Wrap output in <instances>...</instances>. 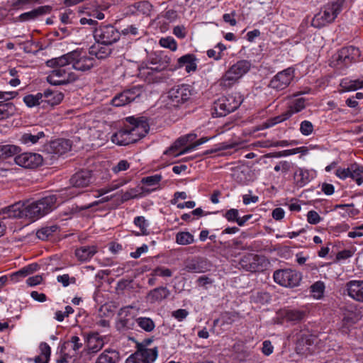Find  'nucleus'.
Masks as SVG:
<instances>
[{"label": "nucleus", "mask_w": 363, "mask_h": 363, "mask_svg": "<svg viewBox=\"0 0 363 363\" xmlns=\"http://www.w3.org/2000/svg\"><path fill=\"white\" fill-rule=\"evenodd\" d=\"M57 207V197L50 194L26 206L19 203L5 207L0 211V218H27L35 220L52 211Z\"/></svg>", "instance_id": "f257e3e1"}, {"label": "nucleus", "mask_w": 363, "mask_h": 363, "mask_svg": "<svg viewBox=\"0 0 363 363\" xmlns=\"http://www.w3.org/2000/svg\"><path fill=\"white\" fill-rule=\"evenodd\" d=\"M128 124L112 135L111 141L118 145L134 143L145 136L149 130V123L146 117L126 118Z\"/></svg>", "instance_id": "f03ea898"}, {"label": "nucleus", "mask_w": 363, "mask_h": 363, "mask_svg": "<svg viewBox=\"0 0 363 363\" xmlns=\"http://www.w3.org/2000/svg\"><path fill=\"white\" fill-rule=\"evenodd\" d=\"M47 65L52 68L47 77V80L51 85H65L77 79L65 55L48 60Z\"/></svg>", "instance_id": "7ed1b4c3"}, {"label": "nucleus", "mask_w": 363, "mask_h": 363, "mask_svg": "<svg viewBox=\"0 0 363 363\" xmlns=\"http://www.w3.org/2000/svg\"><path fill=\"white\" fill-rule=\"evenodd\" d=\"M360 57V51L354 46L345 47L333 55L330 66L340 74L344 72Z\"/></svg>", "instance_id": "20e7f679"}, {"label": "nucleus", "mask_w": 363, "mask_h": 363, "mask_svg": "<svg viewBox=\"0 0 363 363\" xmlns=\"http://www.w3.org/2000/svg\"><path fill=\"white\" fill-rule=\"evenodd\" d=\"M239 92H227L216 100L214 104V111L217 117L225 116L236 110L241 104Z\"/></svg>", "instance_id": "39448f33"}, {"label": "nucleus", "mask_w": 363, "mask_h": 363, "mask_svg": "<svg viewBox=\"0 0 363 363\" xmlns=\"http://www.w3.org/2000/svg\"><path fill=\"white\" fill-rule=\"evenodd\" d=\"M341 4L339 1L326 4L312 19V26L320 28L332 23L341 11Z\"/></svg>", "instance_id": "423d86ee"}, {"label": "nucleus", "mask_w": 363, "mask_h": 363, "mask_svg": "<svg viewBox=\"0 0 363 363\" xmlns=\"http://www.w3.org/2000/svg\"><path fill=\"white\" fill-rule=\"evenodd\" d=\"M72 69L81 72L90 70L94 65L95 58L90 52L74 50L65 55Z\"/></svg>", "instance_id": "0eeeda50"}, {"label": "nucleus", "mask_w": 363, "mask_h": 363, "mask_svg": "<svg viewBox=\"0 0 363 363\" xmlns=\"http://www.w3.org/2000/svg\"><path fill=\"white\" fill-rule=\"evenodd\" d=\"M120 32L112 25H100L94 31V38L96 43L104 45H111L120 39Z\"/></svg>", "instance_id": "6e6552de"}, {"label": "nucleus", "mask_w": 363, "mask_h": 363, "mask_svg": "<svg viewBox=\"0 0 363 363\" xmlns=\"http://www.w3.org/2000/svg\"><path fill=\"white\" fill-rule=\"evenodd\" d=\"M273 278L274 281L280 286L294 288L299 285L302 275L295 269H284L276 270Z\"/></svg>", "instance_id": "1a4fd4ad"}, {"label": "nucleus", "mask_w": 363, "mask_h": 363, "mask_svg": "<svg viewBox=\"0 0 363 363\" xmlns=\"http://www.w3.org/2000/svg\"><path fill=\"white\" fill-rule=\"evenodd\" d=\"M157 355V347L148 349L143 344H138L137 350L126 359V363H152Z\"/></svg>", "instance_id": "9d476101"}, {"label": "nucleus", "mask_w": 363, "mask_h": 363, "mask_svg": "<svg viewBox=\"0 0 363 363\" xmlns=\"http://www.w3.org/2000/svg\"><path fill=\"white\" fill-rule=\"evenodd\" d=\"M72 144L69 140L57 139L50 142L45 149V154L50 160H55L71 150Z\"/></svg>", "instance_id": "9b49d317"}, {"label": "nucleus", "mask_w": 363, "mask_h": 363, "mask_svg": "<svg viewBox=\"0 0 363 363\" xmlns=\"http://www.w3.org/2000/svg\"><path fill=\"white\" fill-rule=\"evenodd\" d=\"M335 175L341 179L350 177L359 186L363 183V167L354 163L347 168L338 167Z\"/></svg>", "instance_id": "f8f14e48"}, {"label": "nucleus", "mask_w": 363, "mask_h": 363, "mask_svg": "<svg viewBox=\"0 0 363 363\" xmlns=\"http://www.w3.org/2000/svg\"><path fill=\"white\" fill-rule=\"evenodd\" d=\"M265 262V258L263 256L255 254H247L241 258L239 264L243 269L251 272H255L262 270Z\"/></svg>", "instance_id": "ddd939ff"}, {"label": "nucleus", "mask_w": 363, "mask_h": 363, "mask_svg": "<svg viewBox=\"0 0 363 363\" xmlns=\"http://www.w3.org/2000/svg\"><path fill=\"white\" fill-rule=\"evenodd\" d=\"M16 164L24 168L34 169L39 167L43 161V156L38 153L23 152L14 157Z\"/></svg>", "instance_id": "4468645a"}, {"label": "nucleus", "mask_w": 363, "mask_h": 363, "mask_svg": "<svg viewBox=\"0 0 363 363\" xmlns=\"http://www.w3.org/2000/svg\"><path fill=\"white\" fill-rule=\"evenodd\" d=\"M191 92H164L160 97L162 103L168 108H177L186 102Z\"/></svg>", "instance_id": "2eb2a0df"}, {"label": "nucleus", "mask_w": 363, "mask_h": 363, "mask_svg": "<svg viewBox=\"0 0 363 363\" xmlns=\"http://www.w3.org/2000/svg\"><path fill=\"white\" fill-rule=\"evenodd\" d=\"M294 77V69L289 67L277 73L272 79L270 86L274 89L284 90L291 82Z\"/></svg>", "instance_id": "dca6fc26"}, {"label": "nucleus", "mask_w": 363, "mask_h": 363, "mask_svg": "<svg viewBox=\"0 0 363 363\" xmlns=\"http://www.w3.org/2000/svg\"><path fill=\"white\" fill-rule=\"evenodd\" d=\"M209 264L207 259L195 257L185 262L184 269L191 273H203L208 269Z\"/></svg>", "instance_id": "f3484780"}, {"label": "nucleus", "mask_w": 363, "mask_h": 363, "mask_svg": "<svg viewBox=\"0 0 363 363\" xmlns=\"http://www.w3.org/2000/svg\"><path fill=\"white\" fill-rule=\"evenodd\" d=\"M83 342L77 336H72L65 342L61 347V353L67 357L75 356L78 351L82 347Z\"/></svg>", "instance_id": "a211bd4d"}, {"label": "nucleus", "mask_w": 363, "mask_h": 363, "mask_svg": "<svg viewBox=\"0 0 363 363\" xmlns=\"http://www.w3.org/2000/svg\"><path fill=\"white\" fill-rule=\"evenodd\" d=\"M91 172L83 169L76 172L70 179V184L74 187H86L91 182Z\"/></svg>", "instance_id": "6ab92c4d"}, {"label": "nucleus", "mask_w": 363, "mask_h": 363, "mask_svg": "<svg viewBox=\"0 0 363 363\" xmlns=\"http://www.w3.org/2000/svg\"><path fill=\"white\" fill-rule=\"evenodd\" d=\"M348 295L355 301L363 302V280H352L346 284Z\"/></svg>", "instance_id": "aec40b11"}, {"label": "nucleus", "mask_w": 363, "mask_h": 363, "mask_svg": "<svg viewBox=\"0 0 363 363\" xmlns=\"http://www.w3.org/2000/svg\"><path fill=\"white\" fill-rule=\"evenodd\" d=\"M104 342L99 333L90 334L86 340V348L89 353H96L104 347Z\"/></svg>", "instance_id": "412c9836"}, {"label": "nucleus", "mask_w": 363, "mask_h": 363, "mask_svg": "<svg viewBox=\"0 0 363 363\" xmlns=\"http://www.w3.org/2000/svg\"><path fill=\"white\" fill-rule=\"evenodd\" d=\"M251 63L247 60H240L229 68V71L238 79L244 76L250 69Z\"/></svg>", "instance_id": "4be33fe9"}, {"label": "nucleus", "mask_w": 363, "mask_h": 363, "mask_svg": "<svg viewBox=\"0 0 363 363\" xmlns=\"http://www.w3.org/2000/svg\"><path fill=\"white\" fill-rule=\"evenodd\" d=\"M179 67H184L186 72L196 71L197 68V60L194 55L186 54L178 59Z\"/></svg>", "instance_id": "5701e85b"}, {"label": "nucleus", "mask_w": 363, "mask_h": 363, "mask_svg": "<svg viewBox=\"0 0 363 363\" xmlns=\"http://www.w3.org/2000/svg\"><path fill=\"white\" fill-rule=\"evenodd\" d=\"M135 92H119V94L112 99V104L114 106H125L135 101L140 96V94L135 96Z\"/></svg>", "instance_id": "b1692460"}, {"label": "nucleus", "mask_w": 363, "mask_h": 363, "mask_svg": "<svg viewBox=\"0 0 363 363\" xmlns=\"http://www.w3.org/2000/svg\"><path fill=\"white\" fill-rule=\"evenodd\" d=\"M170 294L169 290L164 286H160L151 290L147 298L151 303L160 302L167 298Z\"/></svg>", "instance_id": "393cba45"}, {"label": "nucleus", "mask_w": 363, "mask_h": 363, "mask_svg": "<svg viewBox=\"0 0 363 363\" xmlns=\"http://www.w3.org/2000/svg\"><path fill=\"white\" fill-rule=\"evenodd\" d=\"M97 252L96 247L83 246L76 250L75 255L77 259L82 262L89 260Z\"/></svg>", "instance_id": "a878e982"}, {"label": "nucleus", "mask_w": 363, "mask_h": 363, "mask_svg": "<svg viewBox=\"0 0 363 363\" xmlns=\"http://www.w3.org/2000/svg\"><path fill=\"white\" fill-rule=\"evenodd\" d=\"M340 86L342 91H357L363 89V78L356 79L345 78L341 81Z\"/></svg>", "instance_id": "bb28decb"}, {"label": "nucleus", "mask_w": 363, "mask_h": 363, "mask_svg": "<svg viewBox=\"0 0 363 363\" xmlns=\"http://www.w3.org/2000/svg\"><path fill=\"white\" fill-rule=\"evenodd\" d=\"M45 136L43 131L25 133L21 135L20 141L24 145H30L37 143L40 139L43 138Z\"/></svg>", "instance_id": "cd10ccee"}, {"label": "nucleus", "mask_w": 363, "mask_h": 363, "mask_svg": "<svg viewBox=\"0 0 363 363\" xmlns=\"http://www.w3.org/2000/svg\"><path fill=\"white\" fill-rule=\"evenodd\" d=\"M119 354L114 350H104L97 358L96 363H116Z\"/></svg>", "instance_id": "c85d7f7f"}, {"label": "nucleus", "mask_w": 363, "mask_h": 363, "mask_svg": "<svg viewBox=\"0 0 363 363\" xmlns=\"http://www.w3.org/2000/svg\"><path fill=\"white\" fill-rule=\"evenodd\" d=\"M62 92H43V103L51 106L59 104L63 99Z\"/></svg>", "instance_id": "c756f323"}, {"label": "nucleus", "mask_w": 363, "mask_h": 363, "mask_svg": "<svg viewBox=\"0 0 363 363\" xmlns=\"http://www.w3.org/2000/svg\"><path fill=\"white\" fill-rule=\"evenodd\" d=\"M108 46L96 43L91 48L89 52L92 57L94 55L98 59L105 58L111 53V49Z\"/></svg>", "instance_id": "7c9ffc66"}, {"label": "nucleus", "mask_w": 363, "mask_h": 363, "mask_svg": "<svg viewBox=\"0 0 363 363\" xmlns=\"http://www.w3.org/2000/svg\"><path fill=\"white\" fill-rule=\"evenodd\" d=\"M294 179L297 185L302 187L311 181L310 172L308 169L299 168L294 174Z\"/></svg>", "instance_id": "2f4dec72"}, {"label": "nucleus", "mask_w": 363, "mask_h": 363, "mask_svg": "<svg viewBox=\"0 0 363 363\" xmlns=\"http://www.w3.org/2000/svg\"><path fill=\"white\" fill-rule=\"evenodd\" d=\"M131 180V178H120L113 181L108 186L104 187L99 190V194L104 195L111 191L119 189L120 187L128 184Z\"/></svg>", "instance_id": "473e14b6"}, {"label": "nucleus", "mask_w": 363, "mask_h": 363, "mask_svg": "<svg viewBox=\"0 0 363 363\" xmlns=\"http://www.w3.org/2000/svg\"><path fill=\"white\" fill-rule=\"evenodd\" d=\"M306 108V100L301 97L293 100L288 106L286 113H290V117L294 113H298Z\"/></svg>", "instance_id": "72a5a7b5"}, {"label": "nucleus", "mask_w": 363, "mask_h": 363, "mask_svg": "<svg viewBox=\"0 0 363 363\" xmlns=\"http://www.w3.org/2000/svg\"><path fill=\"white\" fill-rule=\"evenodd\" d=\"M59 229V227L57 225H51L49 226L42 227L40 229L38 230L36 232V236L42 240H46L50 236L53 235Z\"/></svg>", "instance_id": "f704fd0d"}, {"label": "nucleus", "mask_w": 363, "mask_h": 363, "mask_svg": "<svg viewBox=\"0 0 363 363\" xmlns=\"http://www.w3.org/2000/svg\"><path fill=\"white\" fill-rule=\"evenodd\" d=\"M19 147L13 145H0V160L15 155L20 152Z\"/></svg>", "instance_id": "c9c22d12"}, {"label": "nucleus", "mask_w": 363, "mask_h": 363, "mask_svg": "<svg viewBox=\"0 0 363 363\" xmlns=\"http://www.w3.org/2000/svg\"><path fill=\"white\" fill-rule=\"evenodd\" d=\"M306 313L304 311L291 309L285 312V318L288 321L298 322L305 318Z\"/></svg>", "instance_id": "e433bc0d"}, {"label": "nucleus", "mask_w": 363, "mask_h": 363, "mask_svg": "<svg viewBox=\"0 0 363 363\" xmlns=\"http://www.w3.org/2000/svg\"><path fill=\"white\" fill-rule=\"evenodd\" d=\"M15 111V106L12 103L0 101V120L12 116Z\"/></svg>", "instance_id": "4c0bfd02"}, {"label": "nucleus", "mask_w": 363, "mask_h": 363, "mask_svg": "<svg viewBox=\"0 0 363 363\" xmlns=\"http://www.w3.org/2000/svg\"><path fill=\"white\" fill-rule=\"evenodd\" d=\"M194 242V235L189 232H179L176 235V242L181 245H186Z\"/></svg>", "instance_id": "58836bf2"}, {"label": "nucleus", "mask_w": 363, "mask_h": 363, "mask_svg": "<svg viewBox=\"0 0 363 363\" xmlns=\"http://www.w3.org/2000/svg\"><path fill=\"white\" fill-rule=\"evenodd\" d=\"M141 190H143V187L132 188L126 191L123 192L121 195V202H125L128 200L137 198L142 196Z\"/></svg>", "instance_id": "ea45409f"}, {"label": "nucleus", "mask_w": 363, "mask_h": 363, "mask_svg": "<svg viewBox=\"0 0 363 363\" xmlns=\"http://www.w3.org/2000/svg\"><path fill=\"white\" fill-rule=\"evenodd\" d=\"M239 79H238L230 71L228 70L220 80V85L223 88L230 89L235 84Z\"/></svg>", "instance_id": "a19ab883"}, {"label": "nucleus", "mask_w": 363, "mask_h": 363, "mask_svg": "<svg viewBox=\"0 0 363 363\" xmlns=\"http://www.w3.org/2000/svg\"><path fill=\"white\" fill-rule=\"evenodd\" d=\"M23 101L28 107L38 106L43 104V93L38 92L36 95H27L23 98Z\"/></svg>", "instance_id": "79ce46f5"}, {"label": "nucleus", "mask_w": 363, "mask_h": 363, "mask_svg": "<svg viewBox=\"0 0 363 363\" xmlns=\"http://www.w3.org/2000/svg\"><path fill=\"white\" fill-rule=\"evenodd\" d=\"M290 118V113H286V111L279 116L273 117L267 120V121L264 123V128H269L271 126H274L278 123L284 122Z\"/></svg>", "instance_id": "37998d69"}, {"label": "nucleus", "mask_w": 363, "mask_h": 363, "mask_svg": "<svg viewBox=\"0 0 363 363\" xmlns=\"http://www.w3.org/2000/svg\"><path fill=\"white\" fill-rule=\"evenodd\" d=\"M138 325L146 332H151L154 330L155 325L150 318L140 317L136 319Z\"/></svg>", "instance_id": "c03bdc74"}, {"label": "nucleus", "mask_w": 363, "mask_h": 363, "mask_svg": "<svg viewBox=\"0 0 363 363\" xmlns=\"http://www.w3.org/2000/svg\"><path fill=\"white\" fill-rule=\"evenodd\" d=\"M325 291V284L323 281H318L315 282L311 286V292L313 296L317 299L323 297Z\"/></svg>", "instance_id": "a18cd8bd"}, {"label": "nucleus", "mask_w": 363, "mask_h": 363, "mask_svg": "<svg viewBox=\"0 0 363 363\" xmlns=\"http://www.w3.org/2000/svg\"><path fill=\"white\" fill-rule=\"evenodd\" d=\"M159 44L161 47L168 48L172 51H176L177 49V43L172 37H165L160 38Z\"/></svg>", "instance_id": "49530a36"}, {"label": "nucleus", "mask_w": 363, "mask_h": 363, "mask_svg": "<svg viewBox=\"0 0 363 363\" xmlns=\"http://www.w3.org/2000/svg\"><path fill=\"white\" fill-rule=\"evenodd\" d=\"M189 143L186 135L179 138L166 152V154H172L174 155V151L180 149L182 147L185 146Z\"/></svg>", "instance_id": "de8ad7c7"}, {"label": "nucleus", "mask_w": 363, "mask_h": 363, "mask_svg": "<svg viewBox=\"0 0 363 363\" xmlns=\"http://www.w3.org/2000/svg\"><path fill=\"white\" fill-rule=\"evenodd\" d=\"M162 177L160 174L143 177L141 180L142 184L148 186H155L158 185L161 182Z\"/></svg>", "instance_id": "09e8293b"}, {"label": "nucleus", "mask_w": 363, "mask_h": 363, "mask_svg": "<svg viewBox=\"0 0 363 363\" xmlns=\"http://www.w3.org/2000/svg\"><path fill=\"white\" fill-rule=\"evenodd\" d=\"M134 223L135 225L140 228L141 234L147 235V227L148 223L143 216H138L134 219Z\"/></svg>", "instance_id": "8fccbe9b"}, {"label": "nucleus", "mask_w": 363, "mask_h": 363, "mask_svg": "<svg viewBox=\"0 0 363 363\" xmlns=\"http://www.w3.org/2000/svg\"><path fill=\"white\" fill-rule=\"evenodd\" d=\"M151 275L170 277L172 276V272L168 268L157 267L152 270Z\"/></svg>", "instance_id": "3c124183"}, {"label": "nucleus", "mask_w": 363, "mask_h": 363, "mask_svg": "<svg viewBox=\"0 0 363 363\" xmlns=\"http://www.w3.org/2000/svg\"><path fill=\"white\" fill-rule=\"evenodd\" d=\"M130 164L127 160H120L116 165L113 166L111 168V170L114 174H117L121 172H123L128 169L130 168Z\"/></svg>", "instance_id": "603ef678"}, {"label": "nucleus", "mask_w": 363, "mask_h": 363, "mask_svg": "<svg viewBox=\"0 0 363 363\" xmlns=\"http://www.w3.org/2000/svg\"><path fill=\"white\" fill-rule=\"evenodd\" d=\"M300 131L303 135H309L313 131V125L308 121H303L300 125Z\"/></svg>", "instance_id": "864d4df0"}, {"label": "nucleus", "mask_w": 363, "mask_h": 363, "mask_svg": "<svg viewBox=\"0 0 363 363\" xmlns=\"http://www.w3.org/2000/svg\"><path fill=\"white\" fill-rule=\"evenodd\" d=\"M155 71H157V69H154L149 67H143L140 69V75L142 77H145V80L150 83L152 80L151 75L153 74Z\"/></svg>", "instance_id": "5fc2aeb1"}, {"label": "nucleus", "mask_w": 363, "mask_h": 363, "mask_svg": "<svg viewBox=\"0 0 363 363\" xmlns=\"http://www.w3.org/2000/svg\"><path fill=\"white\" fill-rule=\"evenodd\" d=\"M224 217L229 222H236L239 218V212L238 210L235 208H231L228 210L224 214Z\"/></svg>", "instance_id": "6e6d98bb"}, {"label": "nucleus", "mask_w": 363, "mask_h": 363, "mask_svg": "<svg viewBox=\"0 0 363 363\" xmlns=\"http://www.w3.org/2000/svg\"><path fill=\"white\" fill-rule=\"evenodd\" d=\"M292 167V164L288 161H281L274 168V171H281L283 173L288 172Z\"/></svg>", "instance_id": "4d7b16f0"}, {"label": "nucleus", "mask_w": 363, "mask_h": 363, "mask_svg": "<svg viewBox=\"0 0 363 363\" xmlns=\"http://www.w3.org/2000/svg\"><path fill=\"white\" fill-rule=\"evenodd\" d=\"M321 220V218L319 214L313 211H309L307 213V221L310 224L315 225L318 224Z\"/></svg>", "instance_id": "13d9d810"}, {"label": "nucleus", "mask_w": 363, "mask_h": 363, "mask_svg": "<svg viewBox=\"0 0 363 363\" xmlns=\"http://www.w3.org/2000/svg\"><path fill=\"white\" fill-rule=\"evenodd\" d=\"M57 280L58 282L62 283V286L65 287L69 286L70 283L74 284L76 281V279L74 277H69L67 274L57 276Z\"/></svg>", "instance_id": "bf43d9fd"}, {"label": "nucleus", "mask_w": 363, "mask_h": 363, "mask_svg": "<svg viewBox=\"0 0 363 363\" xmlns=\"http://www.w3.org/2000/svg\"><path fill=\"white\" fill-rule=\"evenodd\" d=\"M220 321L222 322V325H224V324H231L234 321V320L233 318V315L230 313H225L221 315L220 318L216 319L213 321V325H216L217 324H218V323Z\"/></svg>", "instance_id": "052dcab7"}, {"label": "nucleus", "mask_w": 363, "mask_h": 363, "mask_svg": "<svg viewBox=\"0 0 363 363\" xmlns=\"http://www.w3.org/2000/svg\"><path fill=\"white\" fill-rule=\"evenodd\" d=\"M40 349L41 351V355H43L45 358L44 362H49L51 354L50 347L46 342H42L40 345Z\"/></svg>", "instance_id": "680f3d73"}, {"label": "nucleus", "mask_w": 363, "mask_h": 363, "mask_svg": "<svg viewBox=\"0 0 363 363\" xmlns=\"http://www.w3.org/2000/svg\"><path fill=\"white\" fill-rule=\"evenodd\" d=\"M189 315V312L186 309H178L172 313V316L178 321H182Z\"/></svg>", "instance_id": "e2e57ef3"}, {"label": "nucleus", "mask_w": 363, "mask_h": 363, "mask_svg": "<svg viewBox=\"0 0 363 363\" xmlns=\"http://www.w3.org/2000/svg\"><path fill=\"white\" fill-rule=\"evenodd\" d=\"M173 34L178 38L183 39L186 35V28L184 26H177L173 29Z\"/></svg>", "instance_id": "0e129e2a"}, {"label": "nucleus", "mask_w": 363, "mask_h": 363, "mask_svg": "<svg viewBox=\"0 0 363 363\" xmlns=\"http://www.w3.org/2000/svg\"><path fill=\"white\" fill-rule=\"evenodd\" d=\"M148 250V246L145 244L141 247H138L135 252L130 253V257L135 259H138L140 257L143 253L147 252Z\"/></svg>", "instance_id": "69168bd1"}, {"label": "nucleus", "mask_w": 363, "mask_h": 363, "mask_svg": "<svg viewBox=\"0 0 363 363\" xmlns=\"http://www.w3.org/2000/svg\"><path fill=\"white\" fill-rule=\"evenodd\" d=\"M235 16V13L233 11V12H231L230 13H225L223 16V18L225 23H228L230 26H234L237 23Z\"/></svg>", "instance_id": "338daca9"}, {"label": "nucleus", "mask_w": 363, "mask_h": 363, "mask_svg": "<svg viewBox=\"0 0 363 363\" xmlns=\"http://www.w3.org/2000/svg\"><path fill=\"white\" fill-rule=\"evenodd\" d=\"M38 16V12L36 11H31L28 12H26L20 15V20L22 21H28L31 19H34Z\"/></svg>", "instance_id": "774afa93"}]
</instances>
